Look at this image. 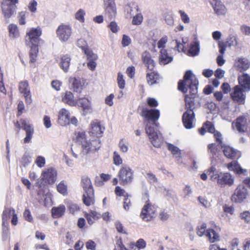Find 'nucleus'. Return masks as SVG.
<instances>
[{
    "instance_id": "nucleus-42",
    "label": "nucleus",
    "mask_w": 250,
    "mask_h": 250,
    "mask_svg": "<svg viewBox=\"0 0 250 250\" xmlns=\"http://www.w3.org/2000/svg\"><path fill=\"white\" fill-rule=\"evenodd\" d=\"M19 88L20 92L23 94L30 92L28 83L26 81L21 82L19 83Z\"/></svg>"
},
{
    "instance_id": "nucleus-56",
    "label": "nucleus",
    "mask_w": 250,
    "mask_h": 250,
    "mask_svg": "<svg viewBox=\"0 0 250 250\" xmlns=\"http://www.w3.org/2000/svg\"><path fill=\"white\" fill-rule=\"evenodd\" d=\"M115 192L117 196H124L125 197L126 196H128L127 193H126L125 190L121 187L117 186L115 188Z\"/></svg>"
},
{
    "instance_id": "nucleus-46",
    "label": "nucleus",
    "mask_w": 250,
    "mask_h": 250,
    "mask_svg": "<svg viewBox=\"0 0 250 250\" xmlns=\"http://www.w3.org/2000/svg\"><path fill=\"white\" fill-rule=\"evenodd\" d=\"M57 190L59 192L63 195H66L67 194V185L64 183L63 181L59 184L57 186Z\"/></svg>"
},
{
    "instance_id": "nucleus-36",
    "label": "nucleus",
    "mask_w": 250,
    "mask_h": 250,
    "mask_svg": "<svg viewBox=\"0 0 250 250\" xmlns=\"http://www.w3.org/2000/svg\"><path fill=\"white\" fill-rule=\"evenodd\" d=\"M228 167L229 170L235 171L238 174L242 173L244 171H246V170L243 169L235 161L228 164Z\"/></svg>"
},
{
    "instance_id": "nucleus-3",
    "label": "nucleus",
    "mask_w": 250,
    "mask_h": 250,
    "mask_svg": "<svg viewBox=\"0 0 250 250\" xmlns=\"http://www.w3.org/2000/svg\"><path fill=\"white\" fill-rule=\"evenodd\" d=\"M198 81L195 76L193 75L192 71L188 70L184 76V80L180 81L178 83V89L184 93H186L188 91V87L189 92L192 93L194 95L197 93V85Z\"/></svg>"
},
{
    "instance_id": "nucleus-23",
    "label": "nucleus",
    "mask_w": 250,
    "mask_h": 250,
    "mask_svg": "<svg viewBox=\"0 0 250 250\" xmlns=\"http://www.w3.org/2000/svg\"><path fill=\"white\" fill-rule=\"evenodd\" d=\"M70 83H71V88L77 93H81L83 87V83L79 78L75 77H70L69 80Z\"/></svg>"
},
{
    "instance_id": "nucleus-9",
    "label": "nucleus",
    "mask_w": 250,
    "mask_h": 250,
    "mask_svg": "<svg viewBox=\"0 0 250 250\" xmlns=\"http://www.w3.org/2000/svg\"><path fill=\"white\" fill-rule=\"evenodd\" d=\"M105 18L110 21L115 18L116 7L114 0H104Z\"/></svg>"
},
{
    "instance_id": "nucleus-43",
    "label": "nucleus",
    "mask_w": 250,
    "mask_h": 250,
    "mask_svg": "<svg viewBox=\"0 0 250 250\" xmlns=\"http://www.w3.org/2000/svg\"><path fill=\"white\" fill-rule=\"evenodd\" d=\"M38 52V47L37 45L31 46V50L30 52V62H34L36 61Z\"/></svg>"
},
{
    "instance_id": "nucleus-15",
    "label": "nucleus",
    "mask_w": 250,
    "mask_h": 250,
    "mask_svg": "<svg viewBox=\"0 0 250 250\" xmlns=\"http://www.w3.org/2000/svg\"><path fill=\"white\" fill-rule=\"evenodd\" d=\"M21 127L26 132V137L24 139V143H28L31 141L32 135L34 133V128L32 125L30 124L29 122L25 120H21Z\"/></svg>"
},
{
    "instance_id": "nucleus-29",
    "label": "nucleus",
    "mask_w": 250,
    "mask_h": 250,
    "mask_svg": "<svg viewBox=\"0 0 250 250\" xmlns=\"http://www.w3.org/2000/svg\"><path fill=\"white\" fill-rule=\"evenodd\" d=\"M81 184L85 193L94 192L91 180L88 177L83 176L82 178Z\"/></svg>"
},
{
    "instance_id": "nucleus-25",
    "label": "nucleus",
    "mask_w": 250,
    "mask_h": 250,
    "mask_svg": "<svg viewBox=\"0 0 250 250\" xmlns=\"http://www.w3.org/2000/svg\"><path fill=\"white\" fill-rule=\"evenodd\" d=\"M62 101L63 103L71 106L77 105V102L74 100L73 94L70 91H66L62 95Z\"/></svg>"
},
{
    "instance_id": "nucleus-50",
    "label": "nucleus",
    "mask_w": 250,
    "mask_h": 250,
    "mask_svg": "<svg viewBox=\"0 0 250 250\" xmlns=\"http://www.w3.org/2000/svg\"><path fill=\"white\" fill-rule=\"evenodd\" d=\"M113 161L114 164L116 166H119L122 163V159L116 151H114L113 153Z\"/></svg>"
},
{
    "instance_id": "nucleus-18",
    "label": "nucleus",
    "mask_w": 250,
    "mask_h": 250,
    "mask_svg": "<svg viewBox=\"0 0 250 250\" xmlns=\"http://www.w3.org/2000/svg\"><path fill=\"white\" fill-rule=\"evenodd\" d=\"M58 122L62 126L68 125L70 124V113L67 110L62 108L59 111Z\"/></svg>"
},
{
    "instance_id": "nucleus-14",
    "label": "nucleus",
    "mask_w": 250,
    "mask_h": 250,
    "mask_svg": "<svg viewBox=\"0 0 250 250\" xmlns=\"http://www.w3.org/2000/svg\"><path fill=\"white\" fill-rule=\"evenodd\" d=\"M142 116L144 117L148 121H151L154 123L158 120L160 116L159 111L157 109H148L144 108L142 110Z\"/></svg>"
},
{
    "instance_id": "nucleus-21",
    "label": "nucleus",
    "mask_w": 250,
    "mask_h": 250,
    "mask_svg": "<svg viewBox=\"0 0 250 250\" xmlns=\"http://www.w3.org/2000/svg\"><path fill=\"white\" fill-rule=\"evenodd\" d=\"M223 153L226 157L231 159H239L241 156L239 151L229 146L224 147Z\"/></svg>"
},
{
    "instance_id": "nucleus-1",
    "label": "nucleus",
    "mask_w": 250,
    "mask_h": 250,
    "mask_svg": "<svg viewBox=\"0 0 250 250\" xmlns=\"http://www.w3.org/2000/svg\"><path fill=\"white\" fill-rule=\"evenodd\" d=\"M76 142L82 145V149L79 150L77 146L73 145L71 147L72 155L78 158L79 153L82 160L87 158V155L97 152L101 147V142L98 139L88 141L85 139L84 133H79L76 137Z\"/></svg>"
},
{
    "instance_id": "nucleus-49",
    "label": "nucleus",
    "mask_w": 250,
    "mask_h": 250,
    "mask_svg": "<svg viewBox=\"0 0 250 250\" xmlns=\"http://www.w3.org/2000/svg\"><path fill=\"white\" fill-rule=\"evenodd\" d=\"M146 178L150 184H154L157 182V178L152 173H147L146 174Z\"/></svg>"
},
{
    "instance_id": "nucleus-26",
    "label": "nucleus",
    "mask_w": 250,
    "mask_h": 250,
    "mask_svg": "<svg viewBox=\"0 0 250 250\" xmlns=\"http://www.w3.org/2000/svg\"><path fill=\"white\" fill-rule=\"evenodd\" d=\"M16 6L8 5L5 3H1L2 13L5 19L10 18L15 11Z\"/></svg>"
},
{
    "instance_id": "nucleus-8",
    "label": "nucleus",
    "mask_w": 250,
    "mask_h": 250,
    "mask_svg": "<svg viewBox=\"0 0 250 250\" xmlns=\"http://www.w3.org/2000/svg\"><path fill=\"white\" fill-rule=\"evenodd\" d=\"M155 212L156 210L154 207L150 204L148 201H147L142 210L140 216L144 221H149L154 217Z\"/></svg>"
},
{
    "instance_id": "nucleus-41",
    "label": "nucleus",
    "mask_w": 250,
    "mask_h": 250,
    "mask_svg": "<svg viewBox=\"0 0 250 250\" xmlns=\"http://www.w3.org/2000/svg\"><path fill=\"white\" fill-rule=\"evenodd\" d=\"M9 31L10 36L12 38H15L19 35L17 26L15 24H11L9 25Z\"/></svg>"
},
{
    "instance_id": "nucleus-7",
    "label": "nucleus",
    "mask_w": 250,
    "mask_h": 250,
    "mask_svg": "<svg viewBox=\"0 0 250 250\" xmlns=\"http://www.w3.org/2000/svg\"><path fill=\"white\" fill-rule=\"evenodd\" d=\"M56 34L61 42H65L68 40L72 34V28L69 25L62 24L58 27Z\"/></svg>"
},
{
    "instance_id": "nucleus-33",
    "label": "nucleus",
    "mask_w": 250,
    "mask_h": 250,
    "mask_svg": "<svg viewBox=\"0 0 250 250\" xmlns=\"http://www.w3.org/2000/svg\"><path fill=\"white\" fill-rule=\"evenodd\" d=\"M83 203L87 206H89L94 203V192L84 193L83 196Z\"/></svg>"
},
{
    "instance_id": "nucleus-40",
    "label": "nucleus",
    "mask_w": 250,
    "mask_h": 250,
    "mask_svg": "<svg viewBox=\"0 0 250 250\" xmlns=\"http://www.w3.org/2000/svg\"><path fill=\"white\" fill-rule=\"evenodd\" d=\"M168 149L176 158L181 157V150L177 146L169 144L168 145Z\"/></svg>"
},
{
    "instance_id": "nucleus-24",
    "label": "nucleus",
    "mask_w": 250,
    "mask_h": 250,
    "mask_svg": "<svg viewBox=\"0 0 250 250\" xmlns=\"http://www.w3.org/2000/svg\"><path fill=\"white\" fill-rule=\"evenodd\" d=\"M91 125L92 134L97 137L101 136L104 130V127L101 126L100 123L97 121H93Z\"/></svg>"
},
{
    "instance_id": "nucleus-45",
    "label": "nucleus",
    "mask_w": 250,
    "mask_h": 250,
    "mask_svg": "<svg viewBox=\"0 0 250 250\" xmlns=\"http://www.w3.org/2000/svg\"><path fill=\"white\" fill-rule=\"evenodd\" d=\"M83 52L86 55L87 59L89 61H96L98 59V56L97 54L94 53L89 48L87 49H85Z\"/></svg>"
},
{
    "instance_id": "nucleus-61",
    "label": "nucleus",
    "mask_w": 250,
    "mask_h": 250,
    "mask_svg": "<svg viewBox=\"0 0 250 250\" xmlns=\"http://www.w3.org/2000/svg\"><path fill=\"white\" fill-rule=\"evenodd\" d=\"M204 126H205V128L210 133H214L216 131L214 125L210 122L207 121L204 124Z\"/></svg>"
},
{
    "instance_id": "nucleus-48",
    "label": "nucleus",
    "mask_w": 250,
    "mask_h": 250,
    "mask_svg": "<svg viewBox=\"0 0 250 250\" xmlns=\"http://www.w3.org/2000/svg\"><path fill=\"white\" fill-rule=\"evenodd\" d=\"M143 20L142 15L141 14H138L133 17L132 23L133 25H140L142 23Z\"/></svg>"
},
{
    "instance_id": "nucleus-30",
    "label": "nucleus",
    "mask_w": 250,
    "mask_h": 250,
    "mask_svg": "<svg viewBox=\"0 0 250 250\" xmlns=\"http://www.w3.org/2000/svg\"><path fill=\"white\" fill-rule=\"evenodd\" d=\"M70 61L71 58L68 54L64 55L62 57L60 66L64 72H67L68 71Z\"/></svg>"
},
{
    "instance_id": "nucleus-53",
    "label": "nucleus",
    "mask_w": 250,
    "mask_h": 250,
    "mask_svg": "<svg viewBox=\"0 0 250 250\" xmlns=\"http://www.w3.org/2000/svg\"><path fill=\"white\" fill-rule=\"evenodd\" d=\"M165 21L167 24L172 26L174 24V20L171 12L167 13L165 16Z\"/></svg>"
},
{
    "instance_id": "nucleus-62",
    "label": "nucleus",
    "mask_w": 250,
    "mask_h": 250,
    "mask_svg": "<svg viewBox=\"0 0 250 250\" xmlns=\"http://www.w3.org/2000/svg\"><path fill=\"white\" fill-rule=\"evenodd\" d=\"M214 137L216 140V141L218 143L219 145H220V146L222 147L223 146L222 145V134L218 131H215L214 133Z\"/></svg>"
},
{
    "instance_id": "nucleus-12",
    "label": "nucleus",
    "mask_w": 250,
    "mask_h": 250,
    "mask_svg": "<svg viewBox=\"0 0 250 250\" xmlns=\"http://www.w3.org/2000/svg\"><path fill=\"white\" fill-rule=\"evenodd\" d=\"M234 66L236 70L243 72L250 67V61L246 58L238 57L235 60Z\"/></svg>"
},
{
    "instance_id": "nucleus-5",
    "label": "nucleus",
    "mask_w": 250,
    "mask_h": 250,
    "mask_svg": "<svg viewBox=\"0 0 250 250\" xmlns=\"http://www.w3.org/2000/svg\"><path fill=\"white\" fill-rule=\"evenodd\" d=\"M118 176L120 184L124 186L131 183L133 179V171L127 166L122 167L120 169Z\"/></svg>"
},
{
    "instance_id": "nucleus-54",
    "label": "nucleus",
    "mask_w": 250,
    "mask_h": 250,
    "mask_svg": "<svg viewBox=\"0 0 250 250\" xmlns=\"http://www.w3.org/2000/svg\"><path fill=\"white\" fill-rule=\"evenodd\" d=\"M179 13L180 14L182 21L185 23H188L190 22V19L188 16L184 11L179 10Z\"/></svg>"
},
{
    "instance_id": "nucleus-47",
    "label": "nucleus",
    "mask_w": 250,
    "mask_h": 250,
    "mask_svg": "<svg viewBox=\"0 0 250 250\" xmlns=\"http://www.w3.org/2000/svg\"><path fill=\"white\" fill-rule=\"evenodd\" d=\"M117 82L118 86L120 89H124L125 85V81L124 79L123 75L119 72L118 74Z\"/></svg>"
},
{
    "instance_id": "nucleus-28",
    "label": "nucleus",
    "mask_w": 250,
    "mask_h": 250,
    "mask_svg": "<svg viewBox=\"0 0 250 250\" xmlns=\"http://www.w3.org/2000/svg\"><path fill=\"white\" fill-rule=\"evenodd\" d=\"M65 209V207L63 205L53 207L51 209L52 217L54 218H58L62 217L64 214Z\"/></svg>"
},
{
    "instance_id": "nucleus-60",
    "label": "nucleus",
    "mask_w": 250,
    "mask_h": 250,
    "mask_svg": "<svg viewBox=\"0 0 250 250\" xmlns=\"http://www.w3.org/2000/svg\"><path fill=\"white\" fill-rule=\"evenodd\" d=\"M226 43H227L229 46H236L238 44V42L236 38L234 36H232L229 37Z\"/></svg>"
},
{
    "instance_id": "nucleus-39",
    "label": "nucleus",
    "mask_w": 250,
    "mask_h": 250,
    "mask_svg": "<svg viewBox=\"0 0 250 250\" xmlns=\"http://www.w3.org/2000/svg\"><path fill=\"white\" fill-rule=\"evenodd\" d=\"M12 208H5L2 213V225L6 227L8 225L7 219L10 217Z\"/></svg>"
},
{
    "instance_id": "nucleus-16",
    "label": "nucleus",
    "mask_w": 250,
    "mask_h": 250,
    "mask_svg": "<svg viewBox=\"0 0 250 250\" xmlns=\"http://www.w3.org/2000/svg\"><path fill=\"white\" fill-rule=\"evenodd\" d=\"M77 105L82 107L83 115L85 116L92 111L90 102L87 98H82L77 100Z\"/></svg>"
},
{
    "instance_id": "nucleus-38",
    "label": "nucleus",
    "mask_w": 250,
    "mask_h": 250,
    "mask_svg": "<svg viewBox=\"0 0 250 250\" xmlns=\"http://www.w3.org/2000/svg\"><path fill=\"white\" fill-rule=\"evenodd\" d=\"M200 51L199 45L198 42H194L191 44L188 51V55L189 56H195L198 54Z\"/></svg>"
},
{
    "instance_id": "nucleus-64",
    "label": "nucleus",
    "mask_w": 250,
    "mask_h": 250,
    "mask_svg": "<svg viewBox=\"0 0 250 250\" xmlns=\"http://www.w3.org/2000/svg\"><path fill=\"white\" fill-rule=\"evenodd\" d=\"M108 27L113 33L117 32L119 29L117 23L115 21H111L109 24Z\"/></svg>"
},
{
    "instance_id": "nucleus-58",
    "label": "nucleus",
    "mask_w": 250,
    "mask_h": 250,
    "mask_svg": "<svg viewBox=\"0 0 250 250\" xmlns=\"http://www.w3.org/2000/svg\"><path fill=\"white\" fill-rule=\"evenodd\" d=\"M119 147L120 150L124 153H126L128 151V146L124 142V139H121L119 143Z\"/></svg>"
},
{
    "instance_id": "nucleus-17",
    "label": "nucleus",
    "mask_w": 250,
    "mask_h": 250,
    "mask_svg": "<svg viewBox=\"0 0 250 250\" xmlns=\"http://www.w3.org/2000/svg\"><path fill=\"white\" fill-rule=\"evenodd\" d=\"M234 179L232 175L229 173H220L218 184L221 187L225 185L230 186L233 184Z\"/></svg>"
},
{
    "instance_id": "nucleus-63",
    "label": "nucleus",
    "mask_w": 250,
    "mask_h": 250,
    "mask_svg": "<svg viewBox=\"0 0 250 250\" xmlns=\"http://www.w3.org/2000/svg\"><path fill=\"white\" fill-rule=\"evenodd\" d=\"M23 216L25 219L29 222H32L33 221V217L31 214L30 211L28 209H26L23 213Z\"/></svg>"
},
{
    "instance_id": "nucleus-6",
    "label": "nucleus",
    "mask_w": 250,
    "mask_h": 250,
    "mask_svg": "<svg viewBox=\"0 0 250 250\" xmlns=\"http://www.w3.org/2000/svg\"><path fill=\"white\" fill-rule=\"evenodd\" d=\"M42 35V30L40 27L32 28L27 33L26 42L28 45H37L40 41V36Z\"/></svg>"
},
{
    "instance_id": "nucleus-57",
    "label": "nucleus",
    "mask_w": 250,
    "mask_h": 250,
    "mask_svg": "<svg viewBox=\"0 0 250 250\" xmlns=\"http://www.w3.org/2000/svg\"><path fill=\"white\" fill-rule=\"evenodd\" d=\"M167 42V37L166 36L163 37L158 42L157 45L159 48L164 49L165 44Z\"/></svg>"
},
{
    "instance_id": "nucleus-37",
    "label": "nucleus",
    "mask_w": 250,
    "mask_h": 250,
    "mask_svg": "<svg viewBox=\"0 0 250 250\" xmlns=\"http://www.w3.org/2000/svg\"><path fill=\"white\" fill-rule=\"evenodd\" d=\"M149 71L150 72H147V73L146 79L148 83L150 85H151L156 83L158 79L159 75L154 72V70L153 71Z\"/></svg>"
},
{
    "instance_id": "nucleus-27",
    "label": "nucleus",
    "mask_w": 250,
    "mask_h": 250,
    "mask_svg": "<svg viewBox=\"0 0 250 250\" xmlns=\"http://www.w3.org/2000/svg\"><path fill=\"white\" fill-rule=\"evenodd\" d=\"M215 14L218 16H224L227 13V9L223 4L220 1H216L215 3H211Z\"/></svg>"
},
{
    "instance_id": "nucleus-22",
    "label": "nucleus",
    "mask_w": 250,
    "mask_h": 250,
    "mask_svg": "<svg viewBox=\"0 0 250 250\" xmlns=\"http://www.w3.org/2000/svg\"><path fill=\"white\" fill-rule=\"evenodd\" d=\"M142 58L147 69L149 71H153L154 68V62L152 59L150 53L147 51L143 52Z\"/></svg>"
},
{
    "instance_id": "nucleus-31",
    "label": "nucleus",
    "mask_w": 250,
    "mask_h": 250,
    "mask_svg": "<svg viewBox=\"0 0 250 250\" xmlns=\"http://www.w3.org/2000/svg\"><path fill=\"white\" fill-rule=\"evenodd\" d=\"M223 148L220 145L216 144H211L208 145V153L211 157L214 158L217 157L220 151L221 148Z\"/></svg>"
},
{
    "instance_id": "nucleus-32",
    "label": "nucleus",
    "mask_w": 250,
    "mask_h": 250,
    "mask_svg": "<svg viewBox=\"0 0 250 250\" xmlns=\"http://www.w3.org/2000/svg\"><path fill=\"white\" fill-rule=\"evenodd\" d=\"M159 61L160 63L163 64H166L170 62L172 60V58L169 56L167 54V51L165 49H162L160 52Z\"/></svg>"
},
{
    "instance_id": "nucleus-55",
    "label": "nucleus",
    "mask_w": 250,
    "mask_h": 250,
    "mask_svg": "<svg viewBox=\"0 0 250 250\" xmlns=\"http://www.w3.org/2000/svg\"><path fill=\"white\" fill-rule=\"evenodd\" d=\"M35 163L39 167H43L45 164V158L41 156H38L36 160Z\"/></svg>"
},
{
    "instance_id": "nucleus-51",
    "label": "nucleus",
    "mask_w": 250,
    "mask_h": 250,
    "mask_svg": "<svg viewBox=\"0 0 250 250\" xmlns=\"http://www.w3.org/2000/svg\"><path fill=\"white\" fill-rule=\"evenodd\" d=\"M207 225L206 224H203L200 228L198 227L197 228V234L199 237H201L205 235L206 236V230Z\"/></svg>"
},
{
    "instance_id": "nucleus-4",
    "label": "nucleus",
    "mask_w": 250,
    "mask_h": 250,
    "mask_svg": "<svg viewBox=\"0 0 250 250\" xmlns=\"http://www.w3.org/2000/svg\"><path fill=\"white\" fill-rule=\"evenodd\" d=\"M146 133L154 147H159L163 143V139L162 134L154 130V128L149 125L147 123L146 128Z\"/></svg>"
},
{
    "instance_id": "nucleus-52",
    "label": "nucleus",
    "mask_w": 250,
    "mask_h": 250,
    "mask_svg": "<svg viewBox=\"0 0 250 250\" xmlns=\"http://www.w3.org/2000/svg\"><path fill=\"white\" fill-rule=\"evenodd\" d=\"M77 45L78 47L82 48L83 52L85 49H87L88 48L86 42L83 39H80L78 40Z\"/></svg>"
},
{
    "instance_id": "nucleus-11",
    "label": "nucleus",
    "mask_w": 250,
    "mask_h": 250,
    "mask_svg": "<svg viewBox=\"0 0 250 250\" xmlns=\"http://www.w3.org/2000/svg\"><path fill=\"white\" fill-rule=\"evenodd\" d=\"M247 196L246 188L243 185H239L232 195L231 200L235 203H240L245 199Z\"/></svg>"
},
{
    "instance_id": "nucleus-10",
    "label": "nucleus",
    "mask_w": 250,
    "mask_h": 250,
    "mask_svg": "<svg viewBox=\"0 0 250 250\" xmlns=\"http://www.w3.org/2000/svg\"><path fill=\"white\" fill-rule=\"evenodd\" d=\"M245 91H246L239 85H236L233 87V91L230 93L231 98L234 101L239 104H244L246 99V95L244 93Z\"/></svg>"
},
{
    "instance_id": "nucleus-2",
    "label": "nucleus",
    "mask_w": 250,
    "mask_h": 250,
    "mask_svg": "<svg viewBox=\"0 0 250 250\" xmlns=\"http://www.w3.org/2000/svg\"><path fill=\"white\" fill-rule=\"evenodd\" d=\"M185 95L186 111L183 115V123L185 127L187 129L193 127V121L195 115L193 110L195 108L194 99L196 97L197 93L193 94L192 93Z\"/></svg>"
},
{
    "instance_id": "nucleus-20",
    "label": "nucleus",
    "mask_w": 250,
    "mask_h": 250,
    "mask_svg": "<svg viewBox=\"0 0 250 250\" xmlns=\"http://www.w3.org/2000/svg\"><path fill=\"white\" fill-rule=\"evenodd\" d=\"M239 86L246 91L250 90V76L247 73L240 75L238 77Z\"/></svg>"
},
{
    "instance_id": "nucleus-13",
    "label": "nucleus",
    "mask_w": 250,
    "mask_h": 250,
    "mask_svg": "<svg viewBox=\"0 0 250 250\" xmlns=\"http://www.w3.org/2000/svg\"><path fill=\"white\" fill-rule=\"evenodd\" d=\"M57 175V171L52 167L46 169L42 173V179L48 184H53L55 182Z\"/></svg>"
},
{
    "instance_id": "nucleus-44",
    "label": "nucleus",
    "mask_w": 250,
    "mask_h": 250,
    "mask_svg": "<svg viewBox=\"0 0 250 250\" xmlns=\"http://www.w3.org/2000/svg\"><path fill=\"white\" fill-rule=\"evenodd\" d=\"M85 15V12L82 9H80L75 15V19L79 21L80 22L83 23L84 22V16Z\"/></svg>"
},
{
    "instance_id": "nucleus-19",
    "label": "nucleus",
    "mask_w": 250,
    "mask_h": 250,
    "mask_svg": "<svg viewBox=\"0 0 250 250\" xmlns=\"http://www.w3.org/2000/svg\"><path fill=\"white\" fill-rule=\"evenodd\" d=\"M247 120L244 117H239L235 122L232 123L233 127L234 126L236 130L240 133H244L247 131Z\"/></svg>"
},
{
    "instance_id": "nucleus-59",
    "label": "nucleus",
    "mask_w": 250,
    "mask_h": 250,
    "mask_svg": "<svg viewBox=\"0 0 250 250\" xmlns=\"http://www.w3.org/2000/svg\"><path fill=\"white\" fill-rule=\"evenodd\" d=\"M240 217L242 219L244 220L247 223H250V212L248 211H245L241 213Z\"/></svg>"
},
{
    "instance_id": "nucleus-34",
    "label": "nucleus",
    "mask_w": 250,
    "mask_h": 250,
    "mask_svg": "<svg viewBox=\"0 0 250 250\" xmlns=\"http://www.w3.org/2000/svg\"><path fill=\"white\" fill-rule=\"evenodd\" d=\"M206 236L207 237L210 243H213L220 240V236L213 229L207 230Z\"/></svg>"
},
{
    "instance_id": "nucleus-35",
    "label": "nucleus",
    "mask_w": 250,
    "mask_h": 250,
    "mask_svg": "<svg viewBox=\"0 0 250 250\" xmlns=\"http://www.w3.org/2000/svg\"><path fill=\"white\" fill-rule=\"evenodd\" d=\"M85 217L87 219L88 223L91 225L96 220L100 217V214L95 211H91L89 213H85Z\"/></svg>"
}]
</instances>
